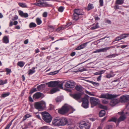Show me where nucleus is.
<instances>
[{"label":"nucleus","mask_w":129,"mask_h":129,"mask_svg":"<svg viewBox=\"0 0 129 129\" xmlns=\"http://www.w3.org/2000/svg\"><path fill=\"white\" fill-rule=\"evenodd\" d=\"M31 116V115H30L29 114H27L25 115L24 117L23 118V120L24 121L27 118H28L30 117Z\"/></svg>","instance_id":"obj_40"},{"label":"nucleus","mask_w":129,"mask_h":129,"mask_svg":"<svg viewBox=\"0 0 129 129\" xmlns=\"http://www.w3.org/2000/svg\"><path fill=\"white\" fill-rule=\"evenodd\" d=\"M47 13L46 12H44L43 14V16L44 17H46L47 16Z\"/></svg>","instance_id":"obj_58"},{"label":"nucleus","mask_w":129,"mask_h":129,"mask_svg":"<svg viewBox=\"0 0 129 129\" xmlns=\"http://www.w3.org/2000/svg\"><path fill=\"white\" fill-rule=\"evenodd\" d=\"M88 43V42L85 43L77 47L76 49L77 50H79L84 48L86 47Z\"/></svg>","instance_id":"obj_18"},{"label":"nucleus","mask_w":129,"mask_h":129,"mask_svg":"<svg viewBox=\"0 0 129 129\" xmlns=\"http://www.w3.org/2000/svg\"><path fill=\"white\" fill-rule=\"evenodd\" d=\"M94 18L96 20H100V18L98 17L95 16L94 17Z\"/></svg>","instance_id":"obj_64"},{"label":"nucleus","mask_w":129,"mask_h":129,"mask_svg":"<svg viewBox=\"0 0 129 129\" xmlns=\"http://www.w3.org/2000/svg\"><path fill=\"white\" fill-rule=\"evenodd\" d=\"M29 101L30 102H33V101L30 96L29 97Z\"/></svg>","instance_id":"obj_63"},{"label":"nucleus","mask_w":129,"mask_h":129,"mask_svg":"<svg viewBox=\"0 0 129 129\" xmlns=\"http://www.w3.org/2000/svg\"><path fill=\"white\" fill-rule=\"evenodd\" d=\"M102 77V76L100 75L99 77H98L97 78V80L98 81H100Z\"/></svg>","instance_id":"obj_59"},{"label":"nucleus","mask_w":129,"mask_h":129,"mask_svg":"<svg viewBox=\"0 0 129 129\" xmlns=\"http://www.w3.org/2000/svg\"><path fill=\"white\" fill-rule=\"evenodd\" d=\"M105 71L102 70L99 71L100 75H101L102 74H103L104 73Z\"/></svg>","instance_id":"obj_62"},{"label":"nucleus","mask_w":129,"mask_h":129,"mask_svg":"<svg viewBox=\"0 0 129 129\" xmlns=\"http://www.w3.org/2000/svg\"><path fill=\"white\" fill-rule=\"evenodd\" d=\"M42 96V93L38 92L36 93L33 96V97L35 99H38L40 98Z\"/></svg>","instance_id":"obj_19"},{"label":"nucleus","mask_w":129,"mask_h":129,"mask_svg":"<svg viewBox=\"0 0 129 129\" xmlns=\"http://www.w3.org/2000/svg\"><path fill=\"white\" fill-rule=\"evenodd\" d=\"M46 104L45 102L41 101L40 102L36 103L34 104V107L35 108L39 110H42L43 108L45 107Z\"/></svg>","instance_id":"obj_5"},{"label":"nucleus","mask_w":129,"mask_h":129,"mask_svg":"<svg viewBox=\"0 0 129 129\" xmlns=\"http://www.w3.org/2000/svg\"><path fill=\"white\" fill-rule=\"evenodd\" d=\"M75 89L77 91L80 92L82 90V87L81 86L77 85L75 87Z\"/></svg>","instance_id":"obj_29"},{"label":"nucleus","mask_w":129,"mask_h":129,"mask_svg":"<svg viewBox=\"0 0 129 129\" xmlns=\"http://www.w3.org/2000/svg\"><path fill=\"white\" fill-rule=\"evenodd\" d=\"M74 13L79 15H83L84 14V13L82 12V10L80 9H75L74 10Z\"/></svg>","instance_id":"obj_16"},{"label":"nucleus","mask_w":129,"mask_h":129,"mask_svg":"<svg viewBox=\"0 0 129 129\" xmlns=\"http://www.w3.org/2000/svg\"><path fill=\"white\" fill-rule=\"evenodd\" d=\"M100 52H103L102 48L98 49L94 51L93 52V53H99Z\"/></svg>","instance_id":"obj_45"},{"label":"nucleus","mask_w":129,"mask_h":129,"mask_svg":"<svg viewBox=\"0 0 129 129\" xmlns=\"http://www.w3.org/2000/svg\"><path fill=\"white\" fill-rule=\"evenodd\" d=\"M55 100L57 102H60L62 100V98L60 97H58L55 99Z\"/></svg>","instance_id":"obj_42"},{"label":"nucleus","mask_w":129,"mask_h":129,"mask_svg":"<svg viewBox=\"0 0 129 129\" xmlns=\"http://www.w3.org/2000/svg\"><path fill=\"white\" fill-rule=\"evenodd\" d=\"M69 110V108L68 107L64 105L63 106L61 109L58 110V112L59 113L63 115L67 113Z\"/></svg>","instance_id":"obj_7"},{"label":"nucleus","mask_w":129,"mask_h":129,"mask_svg":"<svg viewBox=\"0 0 129 129\" xmlns=\"http://www.w3.org/2000/svg\"><path fill=\"white\" fill-rule=\"evenodd\" d=\"M114 48V46H112L108 47H105L102 48L103 52H106L108 50H109L110 49L113 48Z\"/></svg>","instance_id":"obj_23"},{"label":"nucleus","mask_w":129,"mask_h":129,"mask_svg":"<svg viewBox=\"0 0 129 129\" xmlns=\"http://www.w3.org/2000/svg\"><path fill=\"white\" fill-rule=\"evenodd\" d=\"M43 119L47 123L50 122L52 120V117L50 114L46 112L41 113Z\"/></svg>","instance_id":"obj_2"},{"label":"nucleus","mask_w":129,"mask_h":129,"mask_svg":"<svg viewBox=\"0 0 129 129\" xmlns=\"http://www.w3.org/2000/svg\"><path fill=\"white\" fill-rule=\"evenodd\" d=\"M119 95L112 94L108 93H102L99 98H105L108 99H114L119 96Z\"/></svg>","instance_id":"obj_4"},{"label":"nucleus","mask_w":129,"mask_h":129,"mask_svg":"<svg viewBox=\"0 0 129 129\" xmlns=\"http://www.w3.org/2000/svg\"><path fill=\"white\" fill-rule=\"evenodd\" d=\"M10 94V93L9 92H7V93H3L2 94L1 96V98H5L6 96H7L9 95Z\"/></svg>","instance_id":"obj_33"},{"label":"nucleus","mask_w":129,"mask_h":129,"mask_svg":"<svg viewBox=\"0 0 129 129\" xmlns=\"http://www.w3.org/2000/svg\"><path fill=\"white\" fill-rule=\"evenodd\" d=\"M123 113V112H121V114L122 115L120 116L119 118L117 120V122L118 124L121 121L124 120L126 118V117L125 115H122Z\"/></svg>","instance_id":"obj_15"},{"label":"nucleus","mask_w":129,"mask_h":129,"mask_svg":"<svg viewBox=\"0 0 129 129\" xmlns=\"http://www.w3.org/2000/svg\"><path fill=\"white\" fill-rule=\"evenodd\" d=\"M117 119L116 118L113 117L109 120V121H113L115 122H116L117 121Z\"/></svg>","instance_id":"obj_41"},{"label":"nucleus","mask_w":129,"mask_h":129,"mask_svg":"<svg viewBox=\"0 0 129 129\" xmlns=\"http://www.w3.org/2000/svg\"><path fill=\"white\" fill-rule=\"evenodd\" d=\"M99 2L100 3V6H103V0H100Z\"/></svg>","instance_id":"obj_52"},{"label":"nucleus","mask_w":129,"mask_h":129,"mask_svg":"<svg viewBox=\"0 0 129 129\" xmlns=\"http://www.w3.org/2000/svg\"><path fill=\"white\" fill-rule=\"evenodd\" d=\"M35 67H33L32 68V69L28 71V75H30L35 73Z\"/></svg>","instance_id":"obj_21"},{"label":"nucleus","mask_w":129,"mask_h":129,"mask_svg":"<svg viewBox=\"0 0 129 129\" xmlns=\"http://www.w3.org/2000/svg\"><path fill=\"white\" fill-rule=\"evenodd\" d=\"M100 107L101 108L104 109L106 110L107 109V107L106 106H104L102 105H100Z\"/></svg>","instance_id":"obj_49"},{"label":"nucleus","mask_w":129,"mask_h":129,"mask_svg":"<svg viewBox=\"0 0 129 129\" xmlns=\"http://www.w3.org/2000/svg\"><path fill=\"white\" fill-rule=\"evenodd\" d=\"M118 55L117 54H112L111 55H110L107 56L106 57V58H112V57H114L115 56H118Z\"/></svg>","instance_id":"obj_31"},{"label":"nucleus","mask_w":129,"mask_h":129,"mask_svg":"<svg viewBox=\"0 0 129 129\" xmlns=\"http://www.w3.org/2000/svg\"><path fill=\"white\" fill-rule=\"evenodd\" d=\"M105 113L106 112L104 110H101L99 112V116L100 117H102L105 115Z\"/></svg>","instance_id":"obj_26"},{"label":"nucleus","mask_w":129,"mask_h":129,"mask_svg":"<svg viewBox=\"0 0 129 129\" xmlns=\"http://www.w3.org/2000/svg\"><path fill=\"white\" fill-rule=\"evenodd\" d=\"M19 5L22 8H25L27 7V6L25 3H18Z\"/></svg>","instance_id":"obj_32"},{"label":"nucleus","mask_w":129,"mask_h":129,"mask_svg":"<svg viewBox=\"0 0 129 129\" xmlns=\"http://www.w3.org/2000/svg\"><path fill=\"white\" fill-rule=\"evenodd\" d=\"M82 102V106L84 108H87L89 107V102L88 98L86 97H84L81 99Z\"/></svg>","instance_id":"obj_6"},{"label":"nucleus","mask_w":129,"mask_h":129,"mask_svg":"<svg viewBox=\"0 0 129 129\" xmlns=\"http://www.w3.org/2000/svg\"><path fill=\"white\" fill-rule=\"evenodd\" d=\"M58 72V71H56L50 73V74L51 75H54L57 73Z\"/></svg>","instance_id":"obj_48"},{"label":"nucleus","mask_w":129,"mask_h":129,"mask_svg":"<svg viewBox=\"0 0 129 129\" xmlns=\"http://www.w3.org/2000/svg\"><path fill=\"white\" fill-rule=\"evenodd\" d=\"M82 95V94L81 93L78 92L72 94L71 96L75 100H78L81 99Z\"/></svg>","instance_id":"obj_11"},{"label":"nucleus","mask_w":129,"mask_h":129,"mask_svg":"<svg viewBox=\"0 0 129 129\" xmlns=\"http://www.w3.org/2000/svg\"><path fill=\"white\" fill-rule=\"evenodd\" d=\"M36 21L37 24L38 25H40L42 23V21L39 18H37L36 19Z\"/></svg>","instance_id":"obj_37"},{"label":"nucleus","mask_w":129,"mask_h":129,"mask_svg":"<svg viewBox=\"0 0 129 129\" xmlns=\"http://www.w3.org/2000/svg\"><path fill=\"white\" fill-rule=\"evenodd\" d=\"M25 64V62L23 61H19L17 63V65L21 67H23Z\"/></svg>","instance_id":"obj_28"},{"label":"nucleus","mask_w":129,"mask_h":129,"mask_svg":"<svg viewBox=\"0 0 129 129\" xmlns=\"http://www.w3.org/2000/svg\"><path fill=\"white\" fill-rule=\"evenodd\" d=\"M12 121H13V120H12L10 122V123L9 124H8L7 125V127H8V128H9L10 126L12 124Z\"/></svg>","instance_id":"obj_60"},{"label":"nucleus","mask_w":129,"mask_h":129,"mask_svg":"<svg viewBox=\"0 0 129 129\" xmlns=\"http://www.w3.org/2000/svg\"><path fill=\"white\" fill-rule=\"evenodd\" d=\"M63 84L62 83H59V82H58V84L56 86H58L60 88H62Z\"/></svg>","instance_id":"obj_50"},{"label":"nucleus","mask_w":129,"mask_h":129,"mask_svg":"<svg viewBox=\"0 0 129 129\" xmlns=\"http://www.w3.org/2000/svg\"><path fill=\"white\" fill-rule=\"evenodd\" d=\"M78 70L79 71H78L81 72L84 70V69L83 67L82 68H79Z\"/></svg>","instance_id":"obj_57"},{"label":"nucleus","mask_w":129,"mask_h":129,"mask_svg":"<svg viewBox=\"0 0 129 129\" xmlns=\"http://www.w3.org/2000/svg\"><path fill=\"white\" fill-rule=\"evenodd\" d=\"M93 8L94 7L93 6V5L89 3L88 4V10H89L90 9H93Z\"/></svg>","instance_id":"obj_39"},{"label":"nucleus","mask_w":129,"mask_h":129,"mask_svg":"<svg viewBox=\"0 0 129 129\" xmlns=\"http://www.w3.org/2000/svg\"><path fill=\"white\" fill-rule=\"evenodd\" d=\"M78 16V15L74 13L72 17L73 19L75 21L77 20L79 18Z\"/></svg>","instance_id":"obj_22"},{"label":"nucleus","mask_w":129,"mask_h":129,"mask_svg":"<svg viewBox=\"0 0 129 129\" xmlns=\"http://www.w3.org/2000/svg\"><path fill=\"white\" fill-rule=\"evenodd\" d=\"M6 71L7 72L6 74L8 75L11 72V70L10 69L7 68L6 69Z\"/></svg>","instance_id":"obj_47"},{"label":"nucleus","mask_w":129,"mask_h":129,"mask_svg":"<svg viewBox=\"0 0 129 129\" xmlns=\"http://www.w3.org/2000/svg\"><path fill=\"white\" fill-rule=\"evenodd\" d=\"M129 36V33L127 34H124L121 35L120 36L121 39H123Z\"/></svg>","instance_id":"obj_24"},{"label":"nucleus","mask_w":129,"mask_h":129,"mask_svg":"<svg viewBox=\"0 0 129 129\" xmlns=\"http://www.w3.org/2000/svg\"><path fill=\"white\" fill-rule=\"evenodd\" d=\"M124 2V0H116V4L118 5H121Z\"/></svg>","instance_id":"obj_30"},{"label":"nucleus","mask_w":129,"mask_h":129,"mask_svg":"<svg viewBox=\"0 0 129 129\" xmlns=\"http://www.w3.org/2000/svg\"><path fill=\"white\" fill-rule=\"evenodd\" d=\"M72 24V23L71 22H70L66 25L64 26H65V29L71 25Z\"/></svg>","instance_id":"obj_55"},{"label":"nucleus","mask_w":129,"mask_h":129,"mask_svg":"<svg viewBox=\"0 0 129 129\" xmlns=\"http://www.w3.org/2000/svg\"><path fill=\"white\" fill-rule=\"evenodd\" d=\"M86 92L88 94V95H91L94 96V95L91 92H89L88 91H86Z\"/></svg>","instance_id":"obj_54"},{"label":"nucleus","mask_w":129,"mask_h":129,"mask_svg":"<svg viewBox=\"0 0 129 129\" xmlns=\"http://www.w3.org/2000/svg\"><path fill=\"white\" fill-rule=\"evenodd\" d=\"M64 9V8L63 7L61 6L58 8V10L59 12H61L63 11Z\"/></svg>","instance_id":"obj_43"},{"label":"nucleus","mask_w":129,"mask_h":129,"mask_svg":"<svg viewBox=\"0 0 129 129\" xmlns=\"http://www.w3.org/2000/svg\"><path fill=\"white\" fill-rule=\"evenodd\" d=\"M99 26L98 25V23H97L95 25V26L92 27L91 29L92 30H93L97 28H99Z\"/></svg>","instance_id":"obj_34"},{"label":"nucleus","mask_w":129,"mask_h":129,"mask_svg":"<svg viewBox=\"0 0 129 129\" xmlns=\"http://www.w3.org/2000/svg\"><path fill=\"white\" fill-rule=\"evenodd\" d=\"M68 123L67 118L65 117H57L52 122L53 124L55 126H64Z\"/></svg>","instance_id":"obj_1"},{"label":"nucleus","mask_w":129,"mask_h":129,"mask_svg":"<svg viewBox=\"0 0 129 129\" xmlns=\"http://www.w3.org/2000/svg\"><path fill=\"white\" fill-rule=\"evenodd\" d=\"M45 85L44 84H42L40 85L37 87V89L38 91H40L41 90L43 89V88L45 87Z\"/></svg>","instance_id":"obj_25"},{"label":"nucleus","mask_w":129,"mask_h":129,"mask_svg":"<svg viewBox=\"0 0 129 129\" xmlns=\"http://www.w3.org/2000/svg\"><path fill=\"white\" fill-rule=\"evenodd\" d=\"M90 102L92 107L97 105L99 103V100L96 98L91 97L90 99Z\"/></svg>","instance_id":"obj_8"},{"label":"nucleus","mask_w":129,"mask_h":129,"mask_svg":"<svg viewBox=\"0 0 129 129\" xmlns=\"http://www.w3.org/2000/svg\"><path fill=\"white\" fill-rule=\"evenodd\" d=\"M58 84V82L57 81H52L47 83L48 86L50 87H53L56 86Z\"/></svg>","instance_id":"obj_14"},{"label":"nucleus","mask_w":129,"mask_h":129,"mask_svg":"<svg viewBox=\"0 0 129 129\" xmlns=\"http://www.w3.org/2000/svg\"><path fill=\"white\" fill-rule=\"evenodd\" d=\"M19 15L21 17L26 18L28 17V14L27 13H24L23 12L21 11H18Z\"/></svg>","instance_id":"obj_17"},{"label":"nucleus","mask_w":129,"mask_h":129,"mask_svg":"<svg viewBox=\"0 0 129 129\" xmlns=\"http://www.w3.org/2000/svg\"><path fill=\"white\" fill-rule=\"evenodd\" d=\"M112 126L111 125H108L106 127V129H112Z\"/></svg>","instance_id":"obj_53"},{"label":"nucleus","mask_w":129,"mask_h":129,"mask_svg":"<svg viewBox=\"0 0 129 129\" xmlns=\"http://www.w3.org/2000/svg\"><path fill=\"white\" fill-rule=\"evenodd\" d=\"M114 75H111L110 74H108L106 75V77L107 78H110L111 77H113Z\"/></svg>","instance_id":"obj_46"},{"label":"nucleus","mask_w":129,"mask_h":129,"mask_svg":"<svg viewBox=\"0 0 129 129\" xmlns=\"http://www.w3.org/2000/svg\"><path fill=\"white\" fill-rule=\"evenodd\" d=\"M75 82L73 80H70L66 82L65 84L66 87L72 88L74 87Z\"/></svg>","instance_id":"obj_10"},{"label":"nucleus","mask_w":129,"mask_h":129,"mask_svg":"<svg viewBox=\"0 0 129 129\" xmlns=\"http://www.w3.org/2000/svg\"><path fill=\"white\" fill-rule=\"evenodd\" d=\"M119 100L121 103H125L129 101V96L123 95L120 97Z\"/></svg>","instance_id":"obj_12"},{"label":"nucleus","mask_w":129,"mask_h":129,"mask_svg":"<svg viewBox=\"0 0 129 129\" xmlns=\"http://www.w3.org/2000/svg\"><path fill=\"white\" fill-rule=\"evenodd\" d=\"M37 25L36 23L34 22L30 23L29 25V27L30 28L35 27Z\"/></svg>","instance_id":"obj_35"},{"label":"nucleus","mask_w":129,"mask_h":129,"mask_svg":"<svg viewBox=\"0 0 129 129\" xmlns=\"http://www.w3.org/2000/svg\"><path fill=\"white\" fill-rule=\"evenodd\" d=\"M89 82L92 83L94 86H99V84L98 83H96L94 82H93L91 81H89Z\"/></svg>","instance_id":"obj_44"},{"label":"nucleus","mask_w":129,"mask_h":129,"mask_svg":"<svg viewBox=\"0 0 129 129\" xmlns=\"http://www.w3.org/2000/svg\"><path fill=\"white\" fill-rule=\"evenodd\" d=\"M102 103L104 104H107L108 103V102L106 100H104L102 101Z\"/></svg>","instance_id":"obj_56"},{"label":"nucleus","mask_w":129,"mask_h":129,"mask_svg":"<svg viewBox=\"0 0 129 129\" xmlns=\"http://www.w3.org/2000/svg\"><path fill=\"white\" fill-rule=\"evenodd\" d=\"M59 90L58 88H53L51 90V94H52Z\"/></svg>","instance_id":"obj_27"},{"label":"nucleus","mask_w":129,"mask_h":129,"mask_svg":"<svg viewBox=\"0 0 129 129\" xmlns=\"http://www.w3.org/2000/svg\"><path fill=\"white\" fill-rule=\"evenodd\" d=\"M3 42L4 43L7 44L9 43V40L8 39L6 36H4L3 39Z\"/></svg>","instance_id":"obj_20"},{"label":"nucleus","mask_w":129,"mask_h":129,"mask_svg":"<svg viewBox=\"0 0 129 129\" xmlns=\"http://www.w3.org/2000/svg\"><path fill=\"white\" fill-rule=\"evenodd\" d=\"M34 5L39 7H51L52 5L47 3L45 0H39L37 3L33 4Z\"/></svg>","instance_id":"obj_3"},{"label":"nucleus","mask_w":129,"mask_h":129,"mask_svg":"<svg viewBox=\"0 0 129 129\" xmlns=\"http://www.w3.org/2000/svg\"><path fill=\"white\" fill-rule=\"evenodd\" d=\"M122 39L120 37V36H119L117 37L115 39V41H119L121 40Z\"/></svg>","instance_id":"obj_51"},{"label":"nucleus","mask_w":129,"mask_h":129,"mask_svg":"<svg viewBox=\"0 0 129 129\" xmlns=\"http://www.w3.org/2000/svg\"><path fill=\"white\" fill-rule=\"evenodd\" d=\"M120 102L119 99H117L112 100L110 104V105L114 106L118 103Z\"/></svg>","instance_id":"obj_13"},{"label":"nucleus","mask_w":129,"mask_h":129,"mask_svg":"<svg viewBox=\"0 0 129 129\" xmlns=\"http://www.w3.org/2000/svg\"><path fill=\"white\" fill-rule=\"evenodd\" d=\"M7 80H6L3 81L2 80H0V85H3L7 83Z\"/></svg>","instance_id":"obj_38"},{"label":"nucleus","mask_w":129,"mask_h":129,"mask_svg":"<svg viewBox=\"0 0 129 129\" xmlns=\"http://www.w3.org/2000/svg\"><path fill=\"white\" fill-rule=\"evenodd\" d=\"M65 29V26H63L60 27H58L56 29V31H57L59 32L61 30H63Z\"/></svg>","instance_id":"obj_36"},{"label":"nucleus","mask_w":129,"mask_h":129,"mask_svg":"<svg viewBox=\"0 0 129 129\" xmlns=\"http://www.w3.org/2000/svg\"><path fill=\"white\" fill-rule=\"evenodd\" d=\"M127 46H128V45H122L120 46V47L121 48H122V49H123V48H125L126 47H127Z\"/></svg>","instance_id":"obj_61"},{"label":"nucleus","mask_w":129,"mask_h":129,"mask_svg":"<svg viewBox=\"0 0 129 129\" xmlns=\"http://www.w3.org/2000/svg\"><path fill=\"white\" fill-rule=\"evenodd\" d=\"M79 127L81 129H89L90 126L88 123L83 121L80 123Z\"/></svg>","instance_id":"obj_9"}]
</instances>
